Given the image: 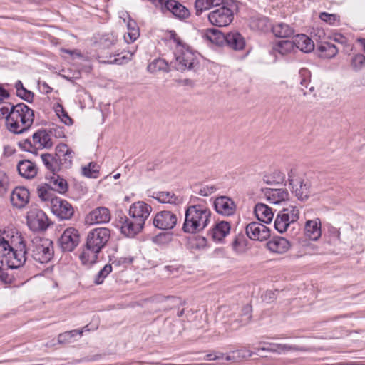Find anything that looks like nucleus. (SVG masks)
I'll return each mask as SVG.
<instances>
[{
    "label": "nucleus",
    "instance_id": "de8ad7c7",
    "mask_svg": "<svg viewBox=\"0 0 365 365\" xmlns=\"http://www.w3.org/2000/svg\"><path fill=\"white\" fill-rule=\"evenodd\" d=\"M112 272V264H106L96 275L94 278V284H101L106 277Z\"/></svg>",
    "mask_w": 365,
    "mask_h": 365
},
{
    "label": "nucleus",
    "instance_id": "4be33fe9",
    "mask_svg": "<svg viewBox=\"0 0 365 365\" xmlns=\"http://www.w3.org/2000/svg\"><path fill=\"white\" fill-rule=\"evenodd\" d=\"M29 191L24 187H16L11 195V202L16 208L24 207L29 201Z\"/></svg>",
    "mask_w": 365,
    "mask_h": 365
},
{
    "label": "nucleus",
    "instance_id": "b1692460",
    "mask_svg": "<svg viewBox=\"0 0 365 365\" xmlns=\"http://www.w3.org/2000/svg\"><path fill=\"white\" fill-rule=\"evenodd\" d=\"M225 43L231 49L239 51H242L246 41L243 36L237 31H230L225 35Z\"/></svg>",
    "mask_w": 365,
    "mask_h": 365
},
{
    "label": "nucleus",
    "instance_id": "3c124183",
    "mask_svg": "<svg viewBox=\"0 0 365 365\" xmlns=\"http://www.w3.org/2000/svg\"><path fill=\"white\" fill-rule=\"evenodd\" d=\"M319 18L322 21L330 25H335L340 21V17L339 15L336 14H329L327 12L320 13Z\"/></svg>",
    "mask_w": 365,
    "mask_h": 365
},
{
    "label": "nucleus",
    "instance_id": "9d476101",
    "mask_svg": "<svg viewBox=\"0 0 365 365\" xmlns=\"http://www.w3.org/2000/svg\"><path fill=\"white\" fill-rule=\"evenodd\" d=\"M27 225L34 232L44 231L48 225V219L45 212L38 209L29 210L26 215Z\"/></svg>",
    "mask_w": 365,
    "mask_h": 365
},
{
    "label": "nucleus",
    "instance_id": "7ed1b4c3",
    "mask_svg": "<svg viewBox=\"0 0 365 365\" xmlns=\"http://www.w3.org/2000/svg\"><path fill=\"white\" fill-rule=\"evenodd\" d=\"M110 237V230L108 227H96L90 230L86 242L79 255L82 264L91 265L96 263L98 255L107 245Z\"/></svg>",
    "mask_w": 365,
    "mask_h": 365
},
{
    "label": "nucleus",
    "instance_id": "8fccbe9b",
    "mask_svg": "<svg viewBox=\"0 0 365 365\" xmlns=\"http://www.w3.org/2000/svg\"><path fill=\"white\" fill-rule=\"evenodd\" d=\"M330 39L342 46L343 48H345L346 51H351L352 49L351 46L348 43L347 38L341 34H334L330 37Z\"/></svg>",
    "mask_w": 365,
    "mask_h": 365
},
{
    "label": "nucleus",
    "instance_id": "2eb2a0df",
    "mask_svg": "<svg viewBox=\"0 0 365 365\" xmlns=\"http://www.w3.org/2000/svg\"><path fill=\"white\" fill-rule=\"evenodd\" d=\"M151 211L152 207L150 205L143 201H138L130 205L128 214L130 217L144 225Z\"/></svg>",
    "mask_w": 365,
    "mask_h": 365
},
{
    "label": "nucleus",
    "instance_id": "864d4df0",
    "mask_svg": "<svg viewBox=\"0 0 365 365\" xmlns=\"http://www.w3.org/2000/svg\"><path fill=\"white\" fill-rule=\"evenodd\" d=\"M56 112L58 116L61 118V121L67 125H72L73 120L68 115V113L64 110L62 106L58 105L56 108Z\"/></svg>",
    "mask_w": 365,
    "mask_h": 365
},
{
    "label": "nucleus",
    "instance_id": "09e8293b",
    "mask_svg": "<svg viewBox=\"0 0 365 365\" xmlns=\"http://www.w3.org/2000/svg\"><path fill=\"white\" fill-rule=\"evenodd\" d=\"M218 187L215 185H201L195 190V192L203 197H208L215 192Z\"/></svg>",
    "mask_w": 365,
    "mask_h": 365
},
{
    "label": "nucleus",
    "instance_id": "c03bdc74",
    "mask_svg": "<svg viewBox=\"0 0 365 365\" xmlns=\"http://www.w3.org/2000/svg\"><path fill=\"white\" fill-rule=\"evenodd\" d=\"M148 71L150 73H155L160 71L168 72L169 71V66L164 59L156 58L149 63Z\"/></svg>",
    "mask_w": 365,
    "mask_h": 365
},
{
    "label": "nucleus",
    "instance_id": "e433bc0d",
    "mask_svg": "<svg viewBox=\"0 0 365 365\" xmlns=\"http://www.w3.org/2000/svg\"><path fill=\"white\" fill-rule=\"evenodd\" d=\"M299 78L300 85L305 88H309V91H305L303 88H301L303 92V95L307 96L308 94L312 93L314 91V87L313 86H310L309 87L311 80L310 71L304 68H301L299 71Z\"/></svg>",
    "mask_w": 365,
    "mask_h": 365
},
{
    "label": "nucleus",
    "instance_id": "a19ab883",
    "mask_svg": "<svg viewBox=\"0 0 365 365\" xmlns=\"http://www.w3.org/2000/svg\"><path fill=\"white\" fill-rule=\"evenodd\" d=\"M37 194L42 201L50 202L51 205H52V200L58 197L54 195L53 190L46 183L38 187Z\"/></svg>",
    "mask_w": 365,
    "mask_h": 365
},
{
    "label": "nucleus",
    "instance_id": "69168bd1",
    "mask_svg": "<svg viewBox=\"0 0 365 365\" xmlns=\"http://www.w3.org/2000/svg\"><path fill=\"white\" fill-rule=\"evenodd\" d=\"M110 261H112V264L114 266H120L121 264L123 263H125V258H120L118 259H113L112 260L111 259H110Z\"/></svg>",
    "mask_w": 365,
    "mask_h": 365
},
{
    "label": "nucleus",
    "instance_id": "4d7b16f0",
    "mask_svg": "<svg viewBox=\"0 0 365 365\" xmlns=\"http://www.w3.org/2000/svg\"><path fill=\"white\" fill-rule=\"evenodd\" d=\"M9 178L4 172H0V197L4 196L8 191Z\"/></svg>",
    "mask_w": 365,
    "mask_h": 365
},
{
    "label": "nucleus",
    "instance_id": "f704fd0d",
    "mask_svg": "<svg viewBox=\"0 0 365 365\" xmlns=\"http://www.w3.org/2000/svg\"><path fill=\"white\" fill-rule=\"evenodd\" d=\"M267 200L273 204H279L289 197V192L287 189H269L266 192Z\"/></svg>",
    "mask_w": 365,
    "mask_h": 365
},
{
    "label": "nucleus",
    "instance_id": "412c9836",
    "mask_svg": "<svg viewBox=\"0 0 365 365\" xmlns=\"http://www.w3.org/2000/svg\"><path fill=\"white\" fill-rule=\"evenodd\" d=\"M289 185L292 187V192L301 201H304L310 196L309 182L301 180L289 179Z\"/></svg>",
    "mask_w": 365,
    "mask_h": 365
},
{
    "label": "nucleus",
    "instance_id": "bb28decb",
    "mask_svg": "<svg viewBox=\"0 0 365 365\" xmlns=\"http://www.w3.org/2000/svg\"><path fill=\"white\" fill-rule=\"evenodd\" d=\"M292 42L295 51L299 50L304 53H309L314 48L312 40L305 34H297Z\"/></svg>",
    "mask_w": 365,
    "mask_h": 365
},
{
    "label": "nucleus",
    "instance_id": "6e6d98bb",
    "mask_svg": "<svg viewBox=\"0 0 365 365\" xmlns=\"http://www.w3.org/2000/svg\"><path fill=\"white\" fill-rule=\"evenodd\" d=\"M11 106L10 103L4 104L0 103V121L5 119L6 125L7 126V119L11 113Z\"/></svg>",
    "mask_w": 365,
    "mask_h": 365
},
{
    "label": "nucleus",
    "instance_id": "0eeeda50",
    "mask_svg": "<svg viewBox=\"0 0 365 365\" xmlns=\"http://www.w3.org/2000/svg\"><path fill=\"white\" fill-rule=\"evenodd\" d=\"M21 146L29 152H32V149H48L52 147L53 143L49 133L43 129L38 130L32 135V141L30 139L25 140Z\"/></svg>",
    "mask_w": 365,
    "mask_h": 365
},
{
    "label": "nucleus",
    "instance_id": "0e129e2a",
    "mask_svg": "<svg viewBox=\"0 0 365 365\" xmlns=\"http://www.w3.org/2000/svg\"><path fill=\"white\" fill-rule=\"evenodd\" d=\"M104 40H105V46H109L110 45H113L116 41V39L115 38L114 36H111L110 38L108 37V38H105Z\"/></svg>",
    "mask_w": 365,
    "mask_h": 365
},
{
    "label": "nucleus",
    "instance_id": "5fc2aeb1",
    "mask_svg": "<svg viewBox=\"0 0 365 365\" xmlns=\"http://www.w3.org/2000/svg\"><path fill=\"white\" fill-rule=\"evenodd\" d=\"M205 359L207 361L217 360L223 362L224 361H230L231 356L220 352H216L207 354Z\"/></svg>",
    "mask_w": 365,
    "mask_h": 365
},
{
    "label": "nucleus",
    "instance_id": "4468645a",
    "mask_svg": "<svg viewBox=\"0 0 365 365\" xmlns=\"http://www.w3.org/2000/svg\"><path fill=\"white\" fill-rule=\"evenodd\" d=\"M213 207L217 214L226 217L233 215L237 210L234 200L225 195L215 197L213 200Z\"/></svg>",
    "mask_w": 365,
    "mask_h": 365
},
{
    "label": "nucleus",
    "instance_id": "a211bd4d",
    "mask_svg": "<svg viewBox=\"0 0 365 365\" xmlns=\"http://www.w3.org/2000/svg\"><path fill=\"white\" fill-rule=\"evenodd\" d=\"M55 155L58 158L59 165L63 168H68L72 165L74 152L68 145L59 143L55 149Z\"/></svg>",
    "mask_w": 365,
    "mask_h": 365
},
{
    "label": "nucleus",
    "instance_id": "a18cd8bd",
    "mask_svg": "<svg viewBox=\"0 0 365 365\" xmlns=\"http://www.w3.org/2000/svg\"><path fill=\"white\" fill-rule=\"evenodd\" d=\"M319 50L321 52L325 53V56L327 58H331L337 54L339 51V48L331 43L324 42L319 46Z\"/></svg>",
    "mask_w": 365,
    "mask_h": 365
},
{
    "label": "nucleus",
    "instance_id": "79ce46f5",
    "mask_svg": "<svg viewBox=\"0 0 365 365\" xmlns=\"http://www.w3.org/2000/svg\"><path fill=\"white\" fill-rule=\"evenodd\" d=\"M135 51V50L133 51H124L113 56H110L109 59L106 62L110 64L118 65L126 63L130 60V58L134 54Z\"/></svg>",
    "mask_w": 365,
    "mask_h": 365
},
{
    "label": "nucleus",
    "instance_id": "473e14b6",
    "mask_svg": "<svg viewBox=\"0 0 365 365\" xmlns=\"http://www.w3.org/2000/svg\"><path fill=\"white\" fill-rule=\"evenodd\" d=\"M153 197L160 203H169L179 205L182 202V197L175 195L172 192H156L153 193Z\"/></svg>",
    "mask_w": 365,
    "mask_h": 365
},
{
    "label": "nucleus",
    "instance_id": "338daca9",
    "mask_svg": "<svg viewBox=\"0 0 365 365\" xmlns=\"http://www.w3.org/2000/svg\"><path fill=\"white\" fill-rule=\"evenodd\" d=\"M9 97V93L4 88L0 87V101Z\"/></svg>",
    "mask_w": 365,
    "mask_h": 365
},
{
    "label": "nucleus",
    "instance_id": "f257e3e1",
    "mask_svg": "<svg viewBox=\"0 0 365 365\" xmlns=\"http://www.w3.org/2000/svg\"><path fill=\"white\" fill-rule=\"evenodd\" d=\"M27 245L21 235H0V262L2 265L21 270L27 259Z\"/></svg>",
    "mask_w": 365,
    "mask_h": 365
},
{
    "label": "nucleus",
    "instance_id": "ea45409f",
    "mask_svg": "<svg viewBox=\"0 0 365 365\" xmlns=\"http://www.w3.org/2000/svg\"><path fill=\"white\" fill-rule=\"evenodd\" d=\"M205 37L211 43L218 46H222L225 42V35L216 29H207Z\"/></svg>",
    "mask_w": 365,
    "mask_h": 365
},
{
    "label": "nucleus",
    "instance_id": "2f4dec72",
    "mask_svg": "<svg viewBox=\"0 0 365 365\" xmlns=\"http://www.w3.org/2000/svg\"><path fill=\"white\" fill-rule=\"evenodd\" d=\"M48 182L46 183L49 187L53 191L60 194H63L68 190V183L66 180L61 178L57 173H54L48 178Z\"/></svg>",
    "mask_w": 365,
    "mask_h": 365
},
{
    "label": "nucleus",
    "instance_id": "49530a36",
    "mask_svg": "<svg viewBox=\"0 0 365 365\" xmlns=\"http://www.w3.org/2000/svg\"><path fill=\"white\" fill-rule=\"evenodd\" d=\"M98 165L93 162H91L88 165L82 168V174L87 178H98L99 173Z\"/></svg>",
    "mask_w": 365,
    "mask_h": 365
},
{
    "label": "nucleus",
    "instance_id": "9b49d317",
    "mask_svg": "<svg viewBox=\"0 0 365 365\" xmlns=\"http://www.w3.org/2000/svg\"><path fill=\"white\" fill-rule=\"evenodd\" d=\"M58 242L62 251H73L80 242V234L78 230L74 227L66 229L60 237Z\"/></svg>",
    "mask_w": 365,
    "mask_h": 365
},
{
    "label": "nucleus",
    "instance_id": "39448f33",
    "mask_svg": "<svg viewBox=\"0 0 365 365\" xmlns=\"http://www.w3.org/2000/svg\"><path fill=\"white\" fill-rule=\"evenodd\" d=\"M27 250L28 256L41 264L50 262L54 255L53 241L38 236L31 239L27 245Z\"/></svg>",
    "mask_w": 365,
    "mask_h": 365
},
{
    "label": "nucleus",
    "instance_id": "72a5a7b5",
    "mask_svg": "<svg viewBox=\"0 0 365 365\" xmlns=\"http://www.w3.org/2000/svg\"><path fill=\"white\" fill-rule=\"evenodd\" d=\"M273 34L278 38H289L294 34V29L284 22L276 23L272 26Z\"/></svg>",
    "mask_w": 365,
    "mask_h": 365
},
{
    "label": "nucleus",
    "instance_id": "680f3d73",
    "mask_svg": "<svg viewBox=\"0 0 365 365\" xmlns=\"http://www.w3.org/2000/svg\"><path fill=\"white\" fill-rule=\"evenodd\" d=\"M70 334L68 331H66L63 334H60L58 336V341L60 344H65L71 342Z\"/></svg>",
    "mask_w": 365,
    "mask_h": 365
},
{
    "label": "nucleus",
    "instance_id": "4c0bfd02",
    "mask_svg": "<svg viewBox=\"0 0 365 365\" xmlns=\"http://www.w3.org/2000/svg\"><path fill=\"white\" fill-rule=\"evenodd\" d=\"M127 29L128 32L124 35V39L127 43H133L140 36V31L136 21L129 18Z\"/></svg>",
    "mask_w": 365,
    "mask_h": 365
},
{
    "label": "nucleus",
    "instance_id": "13d9d810",
    "mask_svg": "<svg viewBox=\"0 0 365 365\" xmlns=\"http://www.w3.org/2000/svg\"><path fill=\"white\" fill-rule=\"evenodd\" d=\"M16 95L29 103H31L34 101V93L27 90L26 88L21 89Z\"/></svg>",
    "mask_w": 365,
    "mask_h": 365
},
{
    "label": "nucleus",
    "instance_id": "052dcab7",
    "mask_svg": "<svg viewBox=\"0 0 365 365\" xmlns=\"http://www.w3.org/2000/svg\"><path fill=\"white\" fill-rule=\"evenodd\" d=\"M170 38L173 39V41L175 43V48H179L180 46H186L185 43H182V41H181L180 37H178L175 31H170Z\"/></svg>",
    "mask_w": 365,
    "mask_h": 365
},
{
    "label": "nucleus",
    "instance_id": "20e7f679",
    "mask_svg": "<svg viewBox=\"0 0 365 365\" xmlns=\"http://www.w3.org/2000/svg\"><path fill=\"white\" fill-rule=\"evenodd\" d=\"M34 113L27 105L21 103L11 106V113L7 119V129L14 134H21L32 125Z\"/></svg>",
    "mask_w": 365,
    "mask_h": 365
},
{
    "label": "nucleus",
    "instance_id": "c756f323",
    "mask_svg": "<svg viewBox=\"0 0 365 365\" xmlns=\"http://www.w3.org/2000/svg\"><path fill=\"white\" fill-rule=\"evenodd\" d=\"M17 170L20 175L28 179L34 178L37 174L36 165L29 160L20 161L17 165Z\"/></svg>",
    "mask_w": 365,
    "mask_h": 365
},
{
    "label": "nucleus",
    "instance_id": "f3484780",
    "mask_svg": "<svg viewBox=\"0 0 365 365\" xmlns=\"http://www.w3.org/2000/svg\"><path fill=\"white\" fill-rule=\"evenodd\" d=\"M265 346L257 348V351H266L279 354H285L289 351H305L307 349L297 345H290L287 344L277 343H264Z\"/></svg>",
    "mask_w": 365,
    "mask_h": 365
},
{
    "label": "nucleus",
    "instance_id": "dca6fc26",
    "mask_svg": "<svg viewBox=\"0 0 365 365\" xmlns=\"http://www.w3.org/2000/svg\"><path fill=\"white\" fill-rule=\"evenodd\" d=\"M246 234L247 237L253 240L263 241L270 235L269 228L263 224L252 222L246 226Z\"/></svg>",
    "mask_w": 365,
    "mask_h": 365
},
{
    "label": "nucleus",
    "instance_id": "a878e982",
    "mask_svg": "<svg viewBox=\"0 0 365 365\" xmlns=\"http://www.w3.org/2000/svg\"><path fill=\"white\" fill-rule=\"evenodd\" d=\"M230 225L228 222L220 221L215 223L211 230H209L208 235L215 241H221L225 238L230 231Z\"/></svg>",
    "mask_w": 365,
    "mask_h": 365
},
{
    "label": "nucleus",
    "instance_id": "6e6552de",
    "mask_svg": "<svg viewBox=\"0 0 365 365\" xmlns=\"http://www.w3.org/2000/svg\"><path fill=\"white\" fill-rule=\"evenodd\" d=\"M299 211L292 205L283 208L274 220V227L280 233L287 231L289 225L299 219Z\"/></svg>",
    "mask_w": 365,
    "mask_h": 365
},
{
    "label": "nucleus",
    "instance_id": "aec40b11",
    "mask_svg": "<svg viewBox=\"0 0 365 365\" xmlns=\"http://www.w3.org/2000/svg\"><path fill=\"white\" fill-rule=\"evenodd\" d=\"M120 230L123 235L128 237H133L139 233L143 228L144 225L138 222L134 219L124 216L120 220Z\"/></svg>",
    "mask_w": 365,
    "mask_h": 365
},
{
    "label": "nucleus",
    "instance_id": "f8f14e48",
    "mask_svg": "<svg viewBox=\"0 0 365 365\" xmlns=\"http://www.w3.org/2000/svg\"><path fill=\"white\" fill-rule=\"evenodd\" d=\"M51 210L52 213L61 220H70L74 214L71 204L59 197L52 200Z\"/></svg>",
    "mask_w": 365,
    "mask_h": 365
},
{
    "label": "nucleus",
    "instance_id": "e2e57ef3",
    "mask_svg": "<svg viewBox=\"0 0 365 365\" xmlns=\"http://www.w3.org/2000/svg\"><path fill=\"white\" fill-rule=\"evenodd\" d=\"M251 307L250 306H245L243 308L244 315L245 317V323H247L250 322L251 319V314H250Z\"/></svg>",
    "mask_w": 365,
    "mask_h": 365
},
{
    "label": "nucleus",
    "instance_id": "c85d7f7f",
    "mask_svg": "<svg viewBox=\"0 0 365 365\" xmlns=\"http://www.w3.org/2000/svg\"><path fill=\"white\" fill-rule=\"evenodd\" d=\"M295 52L292 41L282 40L273 43L270 53L276 55L279 53L281 56H286Z\"/></svg>",
    "mask_w": 365,
    "mask_h": 365
},
{
    "label": "nucleus",
    "instance_id": "c9c22d12",
    "mask_svg": "<svg viewBox=\"0 0 365 365\" xmlns=\"http://www.w3.org/2000/svg\"><path fill=\"white\" fill-rule=\"evenodd\" d=\"M41 158L46 169L50 170L52 174L57 173L60 170H61L56 155H53L50 153H43L41 154Z\"/></svg>",
    "mask_w": 365,
    "mask_h": 365
},
{
    "label": "nucleus",
    "instance_id": "1a4fd4ad",
    "mask_svg": "<svg viewBox=\"0 0 365 365\" xmlns=\"http://www.w3.org/2000/svg\"><path fill=\"white\" fill-rule=\"evenodd\" d=\"M233 19L234 12L232 9L223 3L208 14V20L210 24L218 27L230 25Z\"/></svg>",
    "mask_w": 365,
    "mask_h": 365
},
{
    "label": "nucleus",
    "instance_id": "ddd939ff",
    "mask_svg": "<svg viewBox=\"0 0 365 365\" xmlns=\"http://www.w3.org/2000/svg\"><path fill=\"white\" fill-rule=\"evenodd\" d=\"M178 217L175 213L170 210L158 212L153 220V225L162 230L173 229L177 225Z\"/></svg>",
    "mask_w": 365,
    "mask_h": 365
},
{
    "label": "nucleus",
    "instance_id": "423d86ee",
    "mask_svg": "<svg viewBox=\"0 0 365 365\" xmlns=\"http://www.w3.org/2000/svg\"><path fill=\"white\" fill-rule=\"evenodd\" d=\"M174 55L175 67L178 71L191 70L197 64L195 53L187 45L180 46L179 48H175Z\"/></svg>",
    "mask_w": 365,
    "mask_h": 365
},
{
    "label": "nucleus",
    "instance_id": "7c9ffc66",
    "mask_svg": "<svg viewBox=\"0 0 365 365\" xmlns=\"http://www.w3.org/2000/svg\"><path fill=\"white\" fill-rule=\"evenodd\" d=\"M254 212L257 220L264 223H269L273 219L274 213L272 209L265 204L257 203Z\"/></svg>",
    "mask_w": 365,
    "mask_h": 365
},
{
    "label": "nucleus",
    "instance_id": "bf43d9fd",
    "mask_svg": "<svg viewBox=\"0 0 365 365\" xmlns=\"http://www.w3.org/2000/svg\"><path fill=\"white\" fill-rule=\"evenodd\" d=\"M328 233L331 240H338L340 238L339 230L332 225L328 227Z\"/></svg>",
    "mask_w": 365,
    "mask_h": 365
},
{
    "label": "nucleus",
    "instance_id": "393cba45",
    "mask_svg": "<svg viewBox=\"0 0 365 365\" xmlns=\"http://www.w3.org/2000/svg\"><path fill=\"white\" fill-rule=\"evenodd\" d=\"M267 249L277 254L285 253L290 247L289 242L282 237H274L267 242Z\"/></svg>",
    "mask_w": 365,
    "mask_h": 365
},
{
    "label": "nucleus",
    "instance_id": "6ab92c4d",
    "mask_svg": "<svg viewBox=\"0 0 365 365\" xmlns=\"http://www.w3.org/2000/svg\"><path fill=\"white\" fill-rule=\"evenodd\" d=\"M110 212L106 207H98L90 212L86 217V222L93 224L108 223L110 220Z\"/></svg>",
    "mask_w": 365,
    "mask_h": 365
},
{
    "label": "nucleus",
    "instance_id": "774afa93",
    "mask_svg": "<svg viewBox=\"0 0 365 365\" xmlns=\"http://www.w3.org/2000/svg\"><path fill=\"white\" fill-rule=\"evenodd\" d=\"M68 333L70 334L69 336H70L71 339H72L73 337L76 336L77 335L81 336L83 331L75 329V330L69 331H68Z\"/></svg>",
    "mask_w": 365,
    "mask_h": 365
},
{
    "label": "nucleus",
    "instance_id": "f03ea898",
    "mask_svg": "<svg viewBox=\"0 0 365 365\" xmlns=\"http://www.w3.org/2000/svg\"><path fill=\"white\" fill-rule=\"evenodd\" d=\"M212 212L207 201L192 196L185 208V220L182 230L185 233L196 234L204 230L210 224Z\"/></svg>",
    "mask_w": 365,
    "mask_h": 365
},
{
    "label": "nucleus",
    "instance_id": "58836bf2",
    "mask_svg": "<svg viewBox=\"0 0 365 365\" xmlns=\"http://www.w3.org/2000/svg\"><path fill=\"white\" fill-rule=\"evenodd\" d=\"M222 4V0H195V8L196 14L200 15L203 11L213 6H219Z\"/></svg>",
    "mask_w": 365,
    "mask_h": 365
},
{
    "label": "nucleus",
    "instance_id": "37998d69",
    "mask_svg": "<svg viewBox=\"0 0 365 365\" xmlns=\"http://www.w3.org/2000/svg\"><path fill=\"white\" fill-rule=\"evenodd\" d=\"M284 180V175L279 170H274L270 174H264L263 181L267 185L281 183Z\"/></svg>",
    "mask_w": 365,
    "mask_h": 365
},
{
    "label": "nucleus",
    "instance_id": "cd10ccee",
    "mask_svg": "<svg viewBox=\"0 0 365 365\" xmlns=\"http://www.w3.org/2000/svg\"><path fill=\"white\" fill-rule=\"evenodd\" d=\"M167 9L180 19H185L189 17L190 11L182 4L175 0H168L165 4Z\"/></svg>",
    "mask_w": 365,
    "mask_h": 365
},
{
    "label": "nucleus",
    "instance_id": "5701e85b",
    "mask_svg": "<svg viewBox=\"0 0 365 365\" xmlns=\"http://www.w3.org/2000/svg\"><path fill=\"white\" fill-rule=\"evenodd\" d=\"M306 236L313 241L318 240L322 236V222L319 218L307 220L304 225Z\"/></svg>",
    "mask_w": 365,
    "mask_h": 365
},
{
    "label": "nucleus",
    "instance_id": "603ef678",
    "mask_svg": "<svg viewBox=\"0 0 365 365\" xmlns=\"http://www.w3.org/2000/svg\"><path fill=\"white\" fill-rule=\"evenodd\" d=\"M352 68L355 71H359L365 66V56L359 53L354 56L351 62Z\"/></svg>",
    "mask_w": 365,
    "mask_h": 365
}]
</instances>
